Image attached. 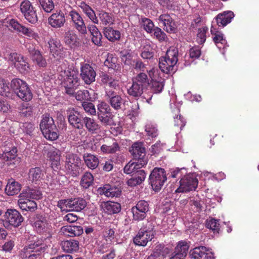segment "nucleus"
I'll return each instance as SVG.
<instances>
[{
  "mask_svg": "<svg viewBox=\"0 0 259 259\" xmlns=\"http://www.w3.org/2000/svg\"><path fill=\"white\" fill-rule=\"evenodd\" d=\"M120 147L115 139H112L107 144L102 145L101 147V150L104 153L113 154L119 151Z\"/></svg>",
  "mask_w": 259,
  "mask_h": 259,
  "instance_id": "38",
  "label": "nucleus"
},
{
  "mask_svg": "<svg viewBox=\"0 0 259 259\" xmlns=\"http://www.w3.org/2000/svg\"><path fill=\"white\" fill-rule=\"evenodd\" d=\"M189 249V245L187 241H180L168 257L169 259H185Z\"/></svg>",
  "mask_w": 259,
  "mask_h": 259,
  "instance_id": "19",
  "label": "nucleus"
},
{
  "mask_svg": "<svg viewBox=\"0 0 259 259\" xmlns=\"http://www.w3.org/2000/svg\"><path fill=\"white\" fill-rule=\"evenodd\" d=\"M63 41L66 46L71 49L78 47L80 45L79 38L72 30H68L65 32Z\"/></svg>",
  "mask_w": 259,
  "mask_h": 259,
  "instance_id": "25",
  "label": "nucleus"
},
{
  "mask_svg": "<svg viewBox=\"0 0 259 259\" xmlns=\"http://www.w3.org/2000/svg\"><path fill=\"white\" fill-rule=\"evenodd\" d=\"M20 11L26 20L31 24H35L38 20L36 11L28 0H24L20 5Z\"/></svg>",
  "mask_w": 259,
  "mask_h": 259,
  "instance_id": "12",
  "label": "nucleus"
},
{
  "mask_svg": "<svg viewBox=\"0 0 259 259\" xmlns=\"http://www.w3.org/2000/svg\"><path fill=\"white\" fill-rule=\"evenodd\" d=\"M105 96L108 104L114 110L116 111L123 110L125 101L120 95L117 94L116 91L105 94Z\"/></svg>",
  "mask_w": 259,
  "mask_h": 259,
  "instance_id": "18",
  "label": "nucleus"
},
{
  "mask_svg": "<svg viewBox=\"0 0 259 259\" xmlns=\"http://www.w3.org/2000/svg\"><path fill=\"white\" fill-rule=\"evenodd\" d=\"M42 239H37L34 242L26 245L19 253L21 258L36 259L40 254L41 251H45V245Z\"/></svg>",
  "mask_w": 259,
  "mask_h": 259,
  "instance_id": "4",
  "label": "nucleus"
},
{
  "mask_svg": "<svg viewBox=\"0 0 259 259\" xmlns=\"http://www.w3.org/2000/svg\"><path fill=\"white\" fill-rule=\"evenodd\" d=\"M83 159L86 166L91 169L96 168L99 164L98 158L95 155L91 153H84Z\"/></svg>",
  "mask_w": 259,
  "mask_h": 259,
  "instance_id": "39",
  "label": "nucleus"
},
{
  "mask_svg": "<svg viewBox=\"0 0 259 259\" xmlns=\"http://www.w3.org/2000/svg\"><path fill=\"white\" fill-rule=\"evenodd\" d=\"M97 191L99 194L104 195L108 197H118L121 192L119 188L109 184H106L99 187Z\"/></svg>",
  "mask_w": 259,
  "mask_h": 259,
  "instance_id": "26",
  "label": "nucleus"
},
{
  "mask_svg": "<svg viewBox=\"0 0 259 259\" xmlns=\"http://www.w3.org/2000/svg\"><path fill=\"white\" fill-rule=\"evenodd\" d=\"M140 56L143 59H152L154 56V51L152 47L150 44L144 45L142 49Z\"/></svg>",
  "mask_w": 259,
  "mask_h": 259,
  "instance_id": "49",
  "label": "nucleus"
},
{
  "mask_svg": "<svg viewBox=\"0 0 259 259\" xmlns=\"http://www.w3.org/2000/svg\"><path fill=\"white\" fill-rule=\"evenodd\" d=\"M88 29L92 36V41L95 45L101 47L103 45V36L97 27L93 24L89 25Z\"/></svg>",
  "mask_w": 259,
  "mask_h": 259,
  "instance_id": "31",
  "label": "nucleus"
},
{
  "mask_svg": "<svg viewBox=\"0 0 259 259\" xmlns=\"http://www.w3.org/2000/svg\"><path fill=\"white\" fill-rule=\"evenodd\" d=\"M133 159L139 161L141 166H144L148 162V159L146 156V149L143 144L140 142H135L130 149Z\"/></svg>",
  "mask_w": 259,
  "mask_h": 259,
  "instance_id": "10",
  "label": "nucleus"
},
{
  "mask_svg": "<svg viewBox=\"0 0 259 259\" xmlns=\"http://www.w3.org/2000/svg\"><path fill=\"white\" fill-rule=\"evenodd\" d=\"M178 50L175 48H170L165 56L159 58V67L161 71L166 74L174 73L177 68L175 65L178 61Z\"/></svg>",
  "mask_w": 259,
  "mask_h": 259,
  "instance_id": "1",
  "label": "nucleus"
},
{
  "mask_svg": "<svg viewBox=\"0 0 259 259\" xmlns=\"http://www.w3.org/2000/svg\"><path fill=\"white\" fill-rule=\"evenodd\" d=\"M234 14L231 11H225L215 17V21L219 27H224L231 22Z\"/></svg>",
  "mask_w": 259,
  "mask_h": 259,
  "instance_id": "29",
  "label": "nucleus"
},
{
  "mask_svg": "<svg viewBox=\"0 0 259 259\" xmlns=\"http://www.w3.org/2000/svg\"><path fill=\"white\" fill-rule=\"evenodd\" d=\"M97 17L99 18L98 19L100 21V24L105 26H110L114 23L115 20L113 14L104 10L99 11Z\"/></svg>",
  "mask_w": 259,
  "mask_h": 259,
  "instance_id": "37",
  "label": "nucleus"
},
{
  "mask_svg": "<svg viewBox=\"0 0 259 259\" xmlns=\"http://www.w3.org/2000/svg\"><path fill=\"white\" fill-rule=\"evenodd\" d=\"M198 184V179L192 176H186L180 181V186L176 190V193H184L195 191Z\"/></svg>",
  "mask_w": 259,
  "mask_h": 259,
  "instance_id": "15",
  "label": "nucleus"
},
{
  "mask_svg": "<svg viewBox=\"0 0 259 259\" xmlns=\"http://www.w3.org/2000/svg\"><path fill=\"white\" fill-rule=\"evenodd\" d=\"M22 196L27 198H31L33 199H39L41 198L42 194L41 192L38 190L29 189L26 193L21 194Z\"/></svg>",
  "mask_w": 259,
  "mask_h": 259,
  "instance_id": "56",
  "label": "nucleus"
},
{
  "mask_svg": "<svg viewBox=\"0 0 259 259\" xmlns=\"http://www.w3.org/2000/svg\"><path fill=\"white\" fill-rule=\"evenodd\" d=\"M80 76L85 84H90L95 81L96 72L92 66L85 63L81 66Z\"/></svg>",
  "mask_w": 259,
  "mask_h": 259,
  "instance_id": "21",
  "label": "nucleus"
},
{
  "mask_svg": "<svg viewBox=\"0 0 259 259\" xmlns=\"http://www.w3.org/2000/svg\"><path fill=\"white\" fill-rule=\"evenodd\" d=\"M66 22L65 15L61 11H56L48 18V23L53 28L63 27Z\"/></svg>",
  "mask_w": 259,
  "mask_h": 259,
  "instance_id": "24",
  "label": "nucleus"
},
{
  "mask_svg": "<svg viewBox=\"0 0 259 259\" xmlns=\"http://www.w3.org/2000/svg\"><path fill=\"white\" fill-rule=\"evenodd\" d=\"M18 204L22 210L34 212L37 208V204L34 200L21 198L18 200Z\"/></svg>",
  "mask_w": 259,
  "mask_h": 259,
  "instance_id": "34",
  "label": "nucleus"
},
{
  "mask_svg": "<svg viewBox=\"0 0 259 259\" xmlns=\"http://www.w3.org/2000/svg\"><path fill=\"white\" fill-rule=\"evenodd\" d=\"M91 133H96L100 130V125L93 118L85 116L83 121V126Z\"/></svg>",
  "mask_w": 259,
  "mask_h": 259,
  "instance_id": "40",
  "label": "nucleus"
},
{
  "mask_svg": "<svg viewBox=\"0 0 259 259\" xmlns=\"http://www.w3.org/2000/svg\"><path fill=\"white\" fill-rule=\"evenodd\" d=\"M10 91L9 81L0 78V94L2 96H8L10 93Z\"/></svg>",
  "mask_w": 259,
  "mask_h": 259,
  "instance_id": "58",
  "label": "nucleus"
},
{
  "mask_svg": "<svg viewBox=\"0 0 259 259\" xmlns=\"http://www.w3.org/2000/svg\"><path fill=\"white\" fill-rule=\"evenodd\" d=\"M2 24L3 26L8 27L10 30L13 29V30L16 32H21L28 37L35 39L38 37L37 34L31 29L21 24L16 19L13 18L11 16L7 17L3 20Z\"/></svg>",
  "mask_w": 259,
  "mask_h": 259,
  "instance_id": "7",
  "label": "nucleus"
},
{
  "mask_svg": "<svg viewBox=\"0 0 259 259\" xmlns=\"http://www.w3.org/2000/svg\"><path fill=\"white\" fill-rule=\"evenodd\" d=\"M44 177L42 169L39 167L30 168L28 172L29 180L32 182H36L40 181Z\"/></svg>",
  "mask_w": 259,
  "mask_h": 259,
  "instance_id": "43",
  "label": "nucleus"
},
{
  "mask_svg": "<svg viewBox=\"0 0 259 259\" xmlns=\"http://www.w3.org/2000/svg\"><path fill=\"white\" fill-rule=\"evenodd\" d=\"M42 9L47 13L51 12L54 8L52 0H38Z\"/></svg>",
  "mask_w": 259,
  "mask_h": 259,
  "instance_id": "63",
  "label": "nucleus"
},
{
  "mask_svg": "<svg viewBox=\"0 0 259 259\" xmlns=\"http://www.w3.org/2000/svg\"><path fill=\"white\" fill-rule=\"evenodd\" d=\"M98 115H103L105 114H111V109L110 105L105 102H101L97 106Z\"/></svg>",
  "mask_w": 259,
  "mask_h": 259,
  "instance_id": "61",
  "label": "nucleus"
},
{
  "mask_svg": "<svg viewBox=\"0 0 259 259\" xmlns=\"http://www.w3.org/2000/svg\"><path fill=\"white\" fill-rule=\"evenodd\" d=\"M111 114L98 115V118L104 126H110L112 124V117Z\"/></svg>",
  "mask_w": 259,
  "mask_h": 259,
  "instance_id": "64",
  "label": "nucleus"
},
{
  "mask_svg": "<svg viewBox=\"0 0 259 259\" xmlns=\"http://www.w3.org/2000/svg\"><path fill=\"white\" fill-rule=\"evenodd\" d=\"M149 211V203L144 200L139 201L135 206L132 208L133 220L137 221L143 220Z\"/></svg>",
  "mask_w": 259,
  "mask_h": 259,
  "instance_id": "17",
  "label": "nucleus"
},
{
  "mask_svg": "<svg viewBox=\"0 0 259 259\" xmlns=\"http://www.w3.org/2000/svg\"><path fill=\"white\" fill-rule=\"evenodd\" d=\"M27 50L29 57L33 62L39 67L45 68L47 63L46 59L42 56L41 52L33 45H29Z\"/></svg>",
  "mask_w": 259,
  "mask_h": 259,
  "instance_id": "22",
  "label": "nucleus"
},
{
  "mask_svg": "<svg viewBox=\"0 0 259 259\" xmlns=\"http://www.w3.org/2000/svg\"><path fill=\"white\" fill-rule=\"evenodd\" d=\"M78 7L81 9L85 16L94 23L98 24L99 20L96 16L95 11L88 4L83 1H81L78 4Z\"/></svg>",
  "mask_w": 259,
  "mask_h": 259,
  "instance_id": "28",
  "label": "nucleus"
},
{
  "mask_svg": "<svg viewBox=\"0 0 259 259\" xmlns=\"http://www.w3.org/2000/svg\"><path fill=\"white\" fill-rule=\"evenodd\" d=\"M150 88L153 93H159L162 92L164 86V81H159L152 79Z\"/></svg>",
  "mask_w": 259,
  "mask_h": 259,
  "instance_id": "59",
  "label": "nucleus"
},
{
  "mask_svg": "<svg viewBox=\"0 0 259 259\" xmlns=\"http://www.w3.org/2000/svg\"><path fill=\"white\" fill-rule=\"evenodd\" d=\"M61 245L62 249L66 252L76 251L79 248L78 241L73 239L62 241Z\"/></svg>",
  "mask_w": 259,
  "mask_h": 259,
  "instance_id": "41",
  "label": "nucleus"
},
{
  "mask_svg": "<svg viewBox=\"0 0 259 259\" xmlns=\"http://www.w3.org/2000/svg\"><path fill=\"white\" fill-rule=\"evenodd\" d=\"M101 81L104 85L105 94L116 91L118 87V81L109 73L102 72L100 74Z\"/></svg>",
  "mask_w": 259,
  "mask_h": 259,
  "instance_id": "16",
  "label": "nucleus"
},
{
  "mask_svg": "<svg viewBox=\"0 0 259 259\" xmlns=\"http://www.w3.org/2000/svg\"><path fill=\"white\" fill-rule=\"evenodd\" d=\"M206 251H209V248L203 246H199L191 250L190 254L192 258L201 259L203 257Z\"/></svg>",
  "mask_w": 259,
  "mask_h": 259,
  "instance_id": "46",
  "label": "nucleus"
},
{
  "mask_svg": "<svg viewBox=\"0 0 259 259\" xmlns=\"http://www.w3.org/2000/svg\"><path fill=\"white\" fill-rule=\"evenodd\" d=\"M103 209L105 212L108 214L117 213L121 210V205L117 202L107 201L104 203Z\"/></svg>",
  "mask_w": 259,
  "mask_h": 259,
  "instance_id": "42",
  "label": "nucleus"
},
{
  "mask_svg": "<svg viewBox=\"0 0 259 259\" xmlns=\"http://www.w3.org/2000/svg\"><path fill=\"white\" fill-rule=\"evenodd\" d=\"M155 234L154 225L153 222L146 221L143 223L142 227L133 238V242L136 245L145 246L154 237Z\"/></svg>",
  "mask_w": 259,
  "mask_h": 259,
  "instance_id": "2",
  "label": "nucleus"
},
{
  "mask_svg": "<svg viewBox=\"0 0 259 259\" xmlns=\"http://www.w3.org/2000/svg\"><path fill=\"white\" fill-rule=\"evenodd\" d=\"M21 189V185L14 179H9L7 185L5 188L6 193L10 196L17 194Z\"/></svg>",
  "mask_w": 259,
  "mask_h": 259,
  "instance_id": "36",
  "label": "nucleus"
},
{
  "mask_svg": "<svg viewBox=\"0 0 259 259\" xmlns=\"http://www.w3.org/2000/svg\"><path fill=\"white\" fill-rule=\"evenodd\" d=\"M79 79L76 75H67L63 82L65 93L69 96H74V92L79 84Z\"/></svg>",
  "mask_w": 259,
  "mask_h": 259,
  "instance_id": "20",
  "label": "nucleus"
},
{
  "mask_svg": "<svg viewBox=\"0 0 259 259\" xmlns=\"http://www.w3.org/2000/svg\"><path fill=\"white\" fill-rule=\"evenodd\" d=\"M94 183V177L90 172H85L82 176L80 185L84 189H88Z\"/></svg>",
  "mask_w": 259,
  "mask_h": 259,
  "instance_id": "50",
  "label": "nucleus"
},
{
  "mask_svg": "<svg viewBox=\"0 0 259 259\" xmlns=\"http://www.w3.org/2000/svg\"><path fill=\"white\" fill-rule=\"evenodd\" d=\"M47 157L52 161V164L57 165L60 163V151L53 147L48 151Z\"/></svg>",
  "mask_w": 259,
  "mask_h": 259,
  "instance_id": "52",
  "label": "nucleus"
},
{
  "mask_svg": "<svg viewBox=\"0 0 259 259\" xmlns=\"http://www.w3.org/2000/svg\"><path fill=\"white\" fill-rule=\"evenodd\" d=\"M158 20L163 24V29L168 33H174L177 30V25L171 17L168 14L160 15Z\"/></svg>",
  "mask_w": 259,
  "mask_h": 259,
  "instance_id": "23",
  "label": "nucleus"
},
{
  "mask_svg": "<svg viewBox=\"0 0 259 259\" xmlns=\"http://www.w3.org/2000/svg\"><path fill=\"white\" fill-rule=\"evenodd\" d=\"M24 221V218L16 209L9 208L3 215L2 222L5 229L11 230L12 228H18Z\"/></svg>",
  "mask_w": 259,
  "mask_h": 259,
  "instance_id": "5",
  "label": "nucleus"
},
{
  "mask_svg": "<svg viewBox=\"0 0 259 259\" xmlns=\"http://www.w3.org/2000/svg\"><path fill=\"white\" fill-rule=\"evenodd\" d=\"M18 149L16 147H13L10 150H6L2 154V158L6 161L15 160L17 156Z\"/></svg>",
  "mask_w": 259,
  "mask_h": 259,
  "instance_id": "54",
  "label": "nucleus"
},
{
  "mask_svg": "<svg viewBox=\"0 0 259 259\" xmlns=\"http://www.w3.org/2000/svg\"><path fill=\"white\" fill-rule=\"evenodd\" d=\"M81 159L76 154H67L66 156L65 167L67 172L72 177L79 175Z\"/></svg>",
  "mask_w": 259,
  "mask_h": 259,
  "instance_id": "8",
  "label": "nucleus"
},
{
  "mask_svg": "<svg viewBox=\"0 0 259 259\" xmlns=\"http://www.w3.org/2000/svg\"><path fill=\"white\" fill-rule=\"evenodd\" d=\"M136 83L139 84L144 89L150 84L147 75L143 72L139 73L133 80Z\"/></svg>",
  "mask_w": 259,
  "mask_h": 259,
  "instance_id": "51",
  "label": "nucleus"
},
{
  "mask_svg": "<svg viewBox=\"0 0 259 259\" xmlns=\"http://www.w3.org/2000/svg\"><path fill=\"white\" fill-rule=\"evenodd\" d=\"M7 58L21 73H24L28 71L29 64L27 59L22 55L15 52L11 53Z\"/></svg>",
  "mask_w": 259,
  "mask_h": 259,
  "instance_id": "14",
  "label": "nucleus"
},
{
  "mask_svg": "<svg viewBox=\"0 0 259 259\" xmlns=\"http://www.w3.org/2000/svg\"><path fill=\"white\" fill-rule=\"evenodd\" d=\"M61 231L69 237L79 236L83 233V228L80 226H64L61 228Z\"/></svg>",
  "mask_w": 259,
  "mask_h": 259,
  "instance_id": "33",
  "label": "nucleus"
},
{
  "mask_svg": "<svg viewBox=\"0 0 259 259\" xmlns=\"http://www.w3.org/2000/svg\"><path fill=\"white\" fill-rule=\"evenodd\" d=\"M213 40L216 45H217L219 48L224 47L227 43L226 40L224 38L223 34L219 31H217L214 33Z\"/></svg>",
  "mask_w": 259,
  "mask_h": 259,
  "instance_id": "62",
  "label": "nucleus"
},
{
  "mask_svg": "<svg viewBox=\"0 0 259 259\" xmlns=\"http://www.w3.org/2000/svg\"><path fill=\"white\" fill-rule=\"evenodd\" d=\"M68 122L71 127L75 130H81L83 128V121L85 116L74 108L67 111Z\"/></svg>",
  "mask_w": 259,
  "mask_h": 259,
  "instance_id": "11",
  "label": "nucleus"
},
{
  "mask_svg": "<svg viewBox=\"0 0 259 259\" xmlns=\"http://www.w3.org/2000/svg\"><path fill=\"white\" fill-rule=\"evenodd\" d=\"M19 113L25 117L30 116L32 114L33 107L29 104L23 103L18 107Z\"/></svg>",
  "mask_w": 259,
  "mask_h": 259,
  "instance_id": "55",
  "label": "nucleus"
},
{
  "mask_svg": "<svg viewBox=\"0 0 259 259\" xmlns=\"http://www.w3.org/2000/svg\"><path fill=\"white\" fill-rule=\"evenodd\" d=\"M77 101H93V98L90 96L89 92L88 90H78L77 92H74V96Z\"/></svg>",
  "mask_w": 259,
  "mask_h": 259,
  "instance_id": "53",
  "label": "nucleus"
},
{
  "mask_svg": "<svg viewBox=\"0 0 259 259\" xmlns=\"http://www.w3.org/2000/svg\"><path fill=\"white\" fill-rule=\"evenodd\" d=\"M100 253L103 255L100 259H114L116 257V251L113 247H110L108 244H102L99 249Z\"/></svg>",
  "mask_w": 259,
  "mask_h": 259,
  "instance_id": "35",
  "label": "nucleus"
},
{
  "mask_svg": "<svg viewBox=\"0 0 259 259\" xmlns=\"http://www.w3.org/2000/svg\"><path fill=\"white\" fill-rule=\"evenodd\" d=\"M140 24L143 26L144 30L148 33H151L154 28L153 22L148 18H141Z\"/></svg>",
  "mask_w": 259,
  "mask_h": 259,
  "instance_id": "57",
  "label": "nucleus"
},
{
  "mask_svg": "<svg viewBox=\"0 0 259 259\" xmlns=\"http://www.w3.org/2000/svg\"><path fill=\"white\" fill-rule=\"evenodd\" d=\"M103 34L105 37L111 42H115L120 40L121 33L118 30H115L112 27H105L103 29Z\"/></svg>",
  "mask_w": 259,
  "mask_h": 259,
  "instance_id": "32",
  "label": "nucleus"
},
{
  "mask_svg": "<svg viewBox=\"0 0 259 259\" xmlns=\"http://www.w3.org/2000/svg\"><path fill=\"white\" fill-rule=\"evenodd\" d=\"M72 27L79 33L84 35L87 33V29L82 15L75 10L70 11L68 14Z\"/></svg>",
  "mask_w": 259,
  "mask_h": 259,
  "instance_id": "13",
  "label": "nucleus"
},
{
  "mask_svg": "<svg viewBox=\"0 0 259 259\" xmlns=\"http://www.w3.org/2000/svg\"><path fill=\"white\" fill-rule=\"evenodd\" d=\"M11 88L24 101L28 102L32 99L33 95L29 86L20 78H14L11 80Z\"/></svg>",
  "mask_w": 259,
  "mask_h": 259,
  "instance_id": "3",
  "label": "nucleus"
},
{
  "mask_svg": "<svg viewBox=\"0 0 259 259\" xmlns=\"http://www.w3.org/2000/svg\"><path fill=\"white\" fill-rule=\"evenodd\" d=\"M146 175L144 170L139 169L133 175L131 179L127 180V184L131 187L140 185L145 180Z\"/></svg>",
  "mask_w": 259,
  "mask_h": 259,
  "instance_id": "30",
  "label": "nucleus"
},
{
  "mask_svg": "<svg viewBox=\"0 0 259 259\" xmlns=\"http://www.w3.org/2000/svg\"><path fill=\"white\" fill-rule=\"evenodd\" d=\"M144 90V89L140 86L139 84L133 81L131 87L127 89V94L130 96H132L134 98H138L142 95Z\"/></svg>",
  "mask_w": 259,
  "mask_h": 259,
  "instance_id": "44",
  "label": "nucleus"
},
{
  "mask_svg": "<svg viewBox=\"0 0 259 259\" xmlns=\"http://www.w3.org/2000/svg\"><path fill=\"white\" fill-rule=\"evenodd\" d=\"M54 121L52 117H50L49 114H45L42 116V119L39 124L40 129L41 131L54 127L55 126Z\"/></svg>",
  "mask_w": 259,
  "mask_h": 259,
  "instance_id": "45",
  "label": "nucleus"
},
{
  "mask_svg": "<svg viewBox=\"0 0 259 259\" xmlns=\"http://www.w3.org/2000/svg\"><path fill=\"white\" fill-rule=\"evenodd\" d=\"M143 166H141L139 161L137 162H132L130 161L128 162L123 168V172L127 175L134 174L138 169H140Z\"/></svg>",
  "mask_w": 259,
  "mask_h": 259,
  "instance_id": "48",
  "label": "nucleus"
},
{
  "mask_svg": "<svg viewBox=\"0 0 259 259\" xmlns=\"http://www.w3.org/2000/svg\"><path fill=\"white\" fill-rule=\"evenodd\" d=\"M92 101H83L81 103L85 112L91 115H95L96 114V110L95 105L91 102Z\"/></svg>",
  "mask_w": 259,
  "mask_h": 259,
  "instance_id": "60",
  "label": "nucleus"
},
{
  "mask_svg": "<svg viewBox=\"0 0 259 259\" xmlns=\"http://www.w3.org/2000/svg\"><path fill=\"white\" fill-rule=\"evenodd\" d=\"M41 131L45 138L48 140L54 141L59 137L58 130L56 126Z\"/></svg>",
  "mask_w": 259,
  "mask_h": 259,
  "instance_id": "47",
  "label": "nucleus"
},
{
  "mask_svg": "<svg viewBox=\"0 0 259 259\" xmlns=\"http://www.w3.org/2000/svg\"><path fill=\"white\" fill-rule=\"evenodd\" d=\"M166 172L161 167H154L149 177V184L155 192L159 191L167 181Z\"/></svg>",
  "mask_w": 259,
  "mask_h": 259,
  "instance_id": "6",
  "label": "nucleus"
},
{
  "mask_svg": "<svg viewBox=\"0 0 259 259\" xmlns=\"http://www.w3.org/2000/svg\"><path fill=\"white\" fill-rule=\"evenodd\" d=\"M36 231L40 234H45L47 238H51L52 235V227L47 218L42 215L37 216L34 223Z\"/></svg>",
  "mask_w": 259,
  "mask_h": 259,
  "instance_id": "9",
  "label": "nucleus"
},
{
  "mask_svg": "<svg viewBox=\"0 0 259 259\" xmlns=\"http://www.w3.org/2000/svg\"><path fill=\"white\" fill-rule=\"evenodd\" d=\"M66 205L70 209L75 211H80L87 206V202L82 198H71L67 201Z\"/></svg>",
  "mask_w": 259,
  "mask_h": 259,
  "instance_id": "27",
  "label": "nucleus"
}]
</instances>
